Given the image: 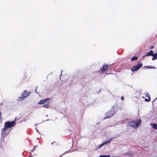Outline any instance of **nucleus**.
Here are the masks:
<instances>
[{
	"label": "nucleus",
	"mask_w": 157,
	"mask_h": 157,
	"mask_svg": "<svg viewBox=\"0 0 157 157\" xmlns=\"http://www.w3.org/2000/svg\"><path fill=\"white\" fill-rule=\"evenodd\" d=\"M99 157H106L105 155H101Z\"/></svg>",
	"instance_id": "18"
},
{
	"label": "nucleus",
	"mask_w": 157,
	"mask_h": 157,
	"mask_svg": "<svg viewBox=\"0 0 157 157\" xmlns=\"http://www.w3.org/2000/svg\"><path fill=\"white\" fill-rule=\"evenodd\" d=\"M2 113L0 112V123H1L2 122Z\"/></svg>",
	"instance_id": "14"
},
{
	"label": "nucleus",
	"mask_w": 157,
	"mask_h": 157,
	"mask_svg": "<svg viewBox=\"0 0 157 157\" xmlns=\"http://www.w3.org/2000/svg\"><path fill=\"white\" fill-rule=\"evenodd\" d=\"M108 68V66L107 65H103L102 67H101L100 70L102 72H104L107 70Z\"/></svg>",
	"instance_id": "6"
},
{
	"label": "nucleus",
	"mask_w": 157,
	"mask_h": 157,
	"mask_svg": "<svg viewBox=\"0 0 157 157\" xmlns=\"http://www.w3.org/2000/svg\"><path fill=\"white\" fill-rule=\"evenodd\" d=\"M145 67L146 68H149V69H153V68H155V67H150V66H145Z\"/></svg>",
	"instance_id": "15"
},
{
	"label": "nucleus",
	"mask_w": 157,
	"mask_h": 157,
	"mask_svg": "<svg viewBox=\"0 0 157 157\" xmlns=\"http://www.w3.org/2000/svg\"><path fill=\"white\" fill-rule=\"evenodd\" d=\"M36 147V146H35L33 148V150L32 151H31L32 152V151H33L34 150V149H35Z\"/></svg>",
	"instance_id": "20"
},
{
	"label": "nucleus",
	"mask_w": 157,
	"mask_h": 157,
	"mask_svg": "<svg viewBox=\"0 0 157 157\" xmlns=\"http://www.w3.org/2000/svg\"><path fill=\"white\" fill-rule=\"evenodd\" d=\"M30 93L29 92H27L26 90H25L24 91L23 94H22L20 97H19L17 100L19 101H21L23 100L27 97L30 94Z\"/></svg>",
	"instance_id": "2"
},
{
	"label": "nucleus",
	"mask_w": 157,
	"mask_h": 157,
	"mask_svg": "<svg viewBox=\"0 0 157 157\" xmlns=\"http://www.w3.org/2000/svg\"><path fill=\"white\" fill-rule=\"evenodd\" d=\"M35 92L37 93H37L36 91V89H35Z\"/></svg>",
	"instance_id": "23"
},
{
	"label": "nucleus",
	"mask_w": 157,
	"mask_h": 157,
	"mask_svg": "<svg viewBox=\"0 0 157 157\" xmlns=\"http://www.w3.org/2000/svg\"><path fill=\"white\" fill-rule=\"evenodd\" d=\"M112 140V138L110 139H109L108 140H107L106 141H105L104 142H103V143L104 144H107L111 142V141Z\"/></svg>",
	"instance_id": "12"
},
{
	"label": "nucleus",
	"mask_w": 157,
	"mask_h": 157,
	"mask_svg": "<svg viewBox=\"0 0 157 157\" xmlns=\"http://www.w3.org/2000/svg\"><path fill=\"white\" fill-rule=\"evenodd\" d=\"M20 118V117H15V121H14L11 122L10 121L6 122L4 125L5 127H6L8 129V128H10L13 126H15L16 124L15 121L17 120H18Z\"/></svg>",
	"instance_id": "1"
},
{
	"label": "nucleus",
	"mask_w": 157,
	"mask_h": 157,
	"mask_svg": "<svg viewBox=\"0 0 157 157\" xmlns=\"http://www.w3.org/2000/svg\"><path fill=\"white\" fill-rule=\"evenodd\" d=\"M44 106L45 108H48V104H44Z\"/></svg>",
	"instance_id": "16"
},
{
	"label": "nucleus",
	"mask_w": 157,
	"mask_h": 157,
	"mask_svg": "<svg viewBox=\"0 0 157 157\" xmlns=\"http://www.w3.org/2000/svg\"><path fill=\"white\" fill-rule=\"evenodd\" d=\"M111 112L110 111H109L108 112H107L108 114H109V116L105 117L104 118V119H106L108 118H110V117H112L113 115V113H111Z\"/></svg>",
	"instance_id": "9"
},
{
	"label": "nucleus",
	"mask_w": 157,
	"mask_h": 157,
	"mask_svg": "<svg viewBox=\"0 0 157 157\" xmlns=\"http://www.w3.org/2000/svg\"><path fill=\"white\" fill-rule=\"evenodd\" d=\"M104 145V144L103 143H102V144H100L99 145V147H98L99 148L101 147H102V146H103Z\"/></svg>",
	"instance_id": "17"
},
{
	"label": "nucleus",
	"mask_w": 157,
	"mask_h": 157,
	"mask_svg": "<svg viewBox=\"0 0 157 157\" xmlns=\"http://www.w3.org/2000/svg\"><path fill=\"white\" fill-rule=\"evenodd\" d=\"M152 56H153L152 59V60L157 59V53H156L154 54V53H153V55Z\"/></svg>",
	"instance_id": "10"
},
{
	"label": "nucleus",
	"mask_w": 157,
	"mask_h": 157,
	"mask_svg": "<svg viewBox=\"0 0 157 157\" xmlns=\"http://www.w3.org/2000/svg\"><path fill=\"white\" fill-rule=\"evenodd\" d=\"M140 62V61H139V64L135 65L134 66L131 68V70L133 72L137 71L142 66V63H139Z\"/></svg>",
	"instance_id": "4"
},
{
	"label": "nucleus",
	"mask_w": 157,
	"mask_h": 157,
	"mask_svg": "<svg viewBox=\"0 0 157 157\" xmlns=\"http://www.w3.org/2000/svg\"><path fill=\"white\" fill-rule=\"evenodd\" d=\"M8 130V129L4 126L2 130V137L6 136L9 133V132L7 131Z\"/></svg>",
	"instance_id": "5"
},
{
	"label": "nucleus",
	"mask_w": 157,
	"mask_h": 157,
	"mask_svg": "<svg viewBox=\"0 0 157 157\" xmlns=\"http://www.w3.org/2000/svg\"><path fill=\"white\" fill-rule=\"evenodd\" d=\"M106 157H109L110 156V155H105Z\"/></svg>",
	"instance_id": "22"
},
{
	"label": "nucleus",
	"mask_w": 157,
	"mask_h": 157,
	"mask_svg": "<svg viewBox=\"0 0 157 157\" xmlns=\"http://www.w3.org/2000/svg\"><path fill=\"white\" fill-rule=\"evenodd\" d=\"M50 99V98H47L42 100L40 101V104H44L48 100H49Z\"/></svg>",
	"instance_id": "8"
},
{
	"label": "nucleus",
	"mask_w": 157,
	"mask_h": 157,
	"mask_svg": "<svg viewBox=\"0 0 157 157\" xmlns=\"http://www.w3.org/2000/svg\"><path fill=\"white\" fill-rule=\"evenodd\" d=\"M153 52L151 50L150 52H147L146 54L143 56V57H144L145 56H152V55H153Z\"/></svg>",
	"instance_id": "7"
},
{
	"label": "nucleus",
	"mask_w": 157,
	"mask_h": 157,
	"mask_svg": "<svg viewBox=\"0 0 157 157\" xmlns=\"http://www.w3.org/2000/svg\"><path fill=\"white\" fill-rule=\"evenodd\" d=\"M141 119H139L137 120L136 122L134 121H132L131 122L129 123V125L132 127H137L139 126V124L141 123Z\"/></svg>",
	"instance_id": "3"
},
{
	"label": "nucleus",
	"mask_w": 157,
	"mask_h": 157,
	"mask_svg": "<svg viewBox=\"0 0 157 157\" xmlns=\"http://www.w3.org/2000/svg\"><path fill=\"white\" fill-rule=\"evenodd\" d=\"M35 129H36V131H37L38 132H39V131H38V130L37 129V128H35Z\"/></svg>",
	"instance_id": "25"
},
{
	"label": "nucleus",
	"mask_w": 157,
	"mask_h": 157,
	"mask_svg": "<svg viewBox=\"0 0 157 157\" xmlns=\"http://www.w3.org/2000/svg\"><path fill=\"white\" fill-rule=\"evenodd\" d=\"M145 101H146L148 102V101H150V99H149V100H148V99H145Z\"/></svg>",
	"instance_id": "19"
},
{
	"label": "nucleus",
	"mask_w": 157,
	"mask_h": 157,
	"mask_svg": "<svg viewBox=\"0 0 157 157\" xmlns=\"http://www.w3.org/2000/svg\"><path fill=\"white\" fill-rule=\"evenodd\" d=\"M137 59V57L136 56H133L131 59V60L132 61H134Z\"/></svg>",
	"instance_id": "13"
},
{
	"label": "nucleus",
	"mask_w": 157,
	"mask_h": 157,
	"mask_svg": "<svg viewBox=\"0 0 157 157\" xmlns=\"http://www.w3.org/2000/svg\"><path fill=\"white\" fill-rule=\"evenodd\" d=\"M151 124L152 125V128L155 129H157V125L156 124L151 123Z\"/></svg>",
	"instance_id": "11"
},
{
	"label": "nucleus",
	"mask_w": 157,
	"mask_h": 157,
	"mask_svg": "<svg viewBox=\"0 0 157 157\" xmlns=\"http://www.w3.org/2000/svg\"><path fill=\"white\" fill-rule=\"evenodd\" d=\"M31 156H32V155H29V156H28V157H31Z\"/></svg>",
	"instance_id": "26"
},
{
	"label": "nucleus",
	"mask_w": 157,
	"mask_h": 157,
	"mask_svg": "<svg viewBox=\"0 0 157 157\" xmlns=\"http://www.w3.org/2000/svg\"><path fill=\"white\" fill-rule=\"evenodd\" d=\"M124 97L123 96H122L121 98V99L122 100H124Z\"/></svg>",
	"instance_id": "21"
},
{
	"label": "nucleus",
	"mask_w": 157,
	"mask_h": 157,
	"mask_svg": "<svg viewBox=\"0 0 157 157\" xmlns=\"http://www.w3.org/2000/svg\"><path fill=\"white\" fill-rule=\"evenodd\" d=\"M153 48V46H151L150 48V49H152Z\"/></svg>",
	"instance_id": "24"
}]
</instances>
